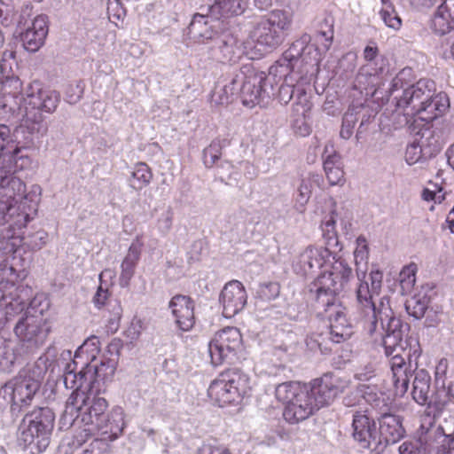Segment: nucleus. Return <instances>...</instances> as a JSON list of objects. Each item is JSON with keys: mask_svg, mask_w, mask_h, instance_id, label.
<instances>
[{"mask_svg": "<svg viewBox=\"0 0 454 454\" xmlns=\"http://www.w3.org/2000/svg\"><path fill=\"white\" fill-rule=\"evenodd\" d=\"M378 13L381 20L387 27L395 31L401 29L403 21L395 9L394 3L386 6H381Z\"/></svg>", "mask_w": 454, "mask_h": 454, "instance_id": "473e14b6", "label": "nucleus"}, {"mask_svg": "<svg viewBox=\"0 0 454 454\" xmlns=\"http://www.w3.org/2000/svg\"><path fill=\"white\" fill-rule=\"evenodd\" d=\"M318 37L322 38V47L326 51L333 43L334 36V25L333 19H324L319 24L317 31Z\"/></svg>", "mask_w": 454, "mask_h": 454, "instance_id": "4c0bfd02", "label": "nucleus"}, {"mask_svg": "<svg viewBox=\"0 0 454 454\" xmlns=\"http://www.w3.org/2000/svg\"><path fill=\"white\" fill-rule=\"evenodd\" d=\"M298 201H300L301 205H304L308 202L311 194V183L309 181L302 180L298 188Z\"/></svg>", "mask_w": 454, "mask_h": 454, "instance_id": "5fc2aeb1", "label": "nucleus"}, {"mask_svg": "<svg viewBox=\"0 0 454 454\" xmlns=\"http://www.w3.org/2000/svg\"><path fill=\"white\" fill-rule=\"evenodd\" d=\"M243 339L240 331L227 326L215 333L208 342L210 362L213 366L231 363L242 350Z\"/></svg>", "mask_w": 454, "mask_h": 454, "instance_id": "9d476101", "label": "nucleus"}, {"mask_svg": "<svg viewBox=\"0 0 454 454\" xmlns=\"http://www.w3.org/2000/svg\"><path fill=\"white\" fill-rule=\"evenodd\" d=\"M438 454H454V432L444 436L438 449Z\"/></svg>", "mask_w": 454, "mask_h": 454, "instance_id": "864d4df0", "label": "nucleus"}, {"mask_svg": "<svg viewBox=\"0 0 454 454\" xmlns=\"http://www.w3.org/2000/svg\"><path fill=\"white\" fill-rule=\"evenodd\" d=\"M417 270L418 267L414 262H411L402 269L399 274V282L403 294H409L413 289Z\"/></svg>", "mask_w": 454, "mask_h": 454, "instance_id": "c9c22d12", "label": "nucleus"}, {"mask_svg": "<svg viewBox=\"0 0 454 454\" xmlns=\"http://www.w3.org/2000/svg\"><path fill=\"white\" fill-rule=\"evenodd\" d=\"M406 309L408 313L414 317L415 318H421L424 317L427 306L424 302H421L420 301L412 298L411 300L408 301L406 303Z\"/></svg>", "mask_w": 454, "mask_h": 454, "instance_id": "c03bdc74", "label": "nucleus"}, {"mask_svg": "<svg viewBox=\"0 0 454 454\" xmlns=\"http://www.w3.org/2000/svg\"><path fill=\"white\" fill-rule=\"evenodd\" d=\"M248 0H215L210 6L212 15L219 18H230L244 12Z\"/></svg>", "mask_w": 454, "mask_h": 454, "instance_id": "a878e982", "label": "nucleus"}, {"mask_svg": "<svg viewBox=\"0 0 454 454\" xmlns=\"http://www.w3.org/2000/svg\"><path fill=\"white\" fill-rule=\"evenodd\" d=\"M208 155L211 157L210 164L213 165L220 159L221 153L218 148L211 145L209 148L205 150V157L207 158Z\"/></svg>", "mask_w": 454, "mask_h": 454, "instance_id": "bf43d9fd", "label": "nucleus"}, {"mask_svg": "<svg viewBox=\"0 0 454 454\" xmlns=\"http://www.w3.org/2000/svg\"><path fill=\"white\" fill-rule=\"evenodd\" d=\"M380 55V50L374 42H371L370 44L366 45L364 49L363 57L364 59L368 63H374L377 65V58Z\"/></svg>", "mask_w": 454, "mask_h": 454, "instance_id": "3c124183", "label": "nucleus"}, {"mask_svg": "<svg viewBox=\"0 0 454 454\" xmlns=\"http://www.w3.org/2000/svg\"><path fill=\"white\" fill-rule=\"evenodd\" d=\"M448 164L454 170V143L446 151Z\"/></svg>", "mask_w": 454, "mask_h": 454, "instance_id": "0e129e2a", "label": "nucleus"}, {"mask_svg": "<svg viewBox=\"0 0 454 454\" xmlns=\"http://www.w3.org/2000/svg\"><path fill=\"white\" fill-rule=\"evenodd\" d=\"M332 259H334V256L327 247L309 246L299 255L298 265L304 275L330 265L329 269L322 271L319 276L329 272L336 262H342L347 265L343 261L332 262Z\"/></svg>", "mask_w": 454, "mask_h": 454, "instance_id": "2eb2a0df", "label": "nucleus"}, {"mask_svg": "<svg viewBox=\"0 0 454 454\" xmlns=\"http://www.w3.org/2000/svg\"><path fill=\"white\" fill-rule=\"evenodd\" d=\"M238 50L239 47L233 38L229 41H221L215 53V59L223 64L235 63L239 59Z\"/></svg>", "mask_w": 454, "mask_h": 454, "instance_id": "7c9ffc66", "label": "nucleus"}, {"mask_svg": "<svg viewBox=\"0 0 454 454\" xmlns=\"http://www.w3.org/2000/svg\"><path fill=\"white\" fill-rule=\"evenodd\" d=\"M431 377L425 370L419 371L413 381L412 397L419 404H425L428 399Z\"/></svg>", "mask_w": 454, "mask_h": 454, "instance_id": "bb28decb", "label": "nucleus"}, {"mask_svg": "<svg viewBox=\"0 0 454 454\" xmlns=\"http://www.w3.org/2000/svg\"><path fill=\"white\" fill-rule=\"evenodd\" d=\"M27 275V272L24 268L17 269L13 265H9L6 262L0 264V282L2 283L12 286L25 279Z\"/></svg>", "mask_w": 454, "mask_h": 454, "instance_id": "2f4dec72", "label": "nucleus"}, {"mask_svg": "<svg viewBox=\"0 0 454 454\" xmlns=\"http://www.w3.org/2000/svg\"><path fill=\"white\" fill-rule=\"evenodd\" d=\"M219 300L223 306V316L231 318L244 309L247 294L241 282L231 280L223 286Z\"/></svg>", "mask_w": 454, "mask_h": 454, "instance_id": "dca6fc26", "label": "nucleus"}, {"mask_svg": "<svg viewBox=\"0 0 454 454\" xmlns=\"http://www.w3.org/2000/svg\"><path fill=\"white\" fill-rule=\"evenodd\" d=\"M116 1V12L113 13V17H115L118 20H121L125 16V10L121 5L120 0Z\"/></svg>", "mask_w": 454, "mask_h": 454, "instance_id": "69168bd1", "label": "nucleus"}, {"mask_svg": "<svg viewBox=\"0 0 454 454\" xmlns=\"http://www.w3.org/2000/svg\"><path fill=\"white\" fill-rule=\"evenodd\" d=\"M449 370V362L447 358H441L434 369V380L437 386L443 385L447 378V372Z\"/></svg>", "mask_w": 454, "mask_h": 454, "instance_id": "37998d69", "label": "nucleus"}, {"mask_svg": "<svg viewBox=\"0 0 454 454\" xmlns=\"http://www.w3.org/2000/svg\"><path fill=\"white\" fill-rule=\"evenodd\" d=\"M275 396L285 404L283 418L288 424H299L317 411L309 397V387L298 381L278 384L275 388Z\"/></svg>", "mask_w": 454, "mask_h": 454, "instance_id": "0eeeda50", "label": "nucleus"}, {"mask_svg": "<svg viewBox=\"0 0 454 454\" xmlns=\"http://www.w3.org/2000/svg\"><path fill=\"white\" fill-rule=\"evenodd\" d=\"M132 177L135 180L132 187L136 190H141L147 186L153 179L151 168L145 162H138L135 165L132 172Z\"/></svg>", "mask_w": 454, "mask_h": 454, "instance_id": "72a5a7b5", "label": "nucleus"}, {"mask_svg": "<svg viewBox=\"0 0 454 454\" xmlns=\"http://www.w3.org/2000/svg\"><path fill=\"white\" fill-rule=\"evenodd\" d=\"M306 344L311 350L318 349L321 353L327 354L336 343L332 340V335L326 328L325 331L311 333L306 339Z\"/></svg>", "mask_w": 454, "mask_h": 454, "instance_id": "cd10ccee", "label": "nucleus"}, {"mask_svg": "<svg viewBox=\"0 0 454 454\" xmlns=\"http://www.w3.org/2000/svg\"><path fill=\"white\" fill-rule=\"evenodd\" d=\"M434 91V81L420 79L403 90V96L397 100L396 108L403 115L414 118L421 112V107L431 98Z\"/></svg>", "mask_w": 454, "mask_h": 454, "instance_id": "9b49d317", "label": "nucleus"}, {"mask_svg": "<svg viewBox=\"0 0 454 454\" xmlns=\"http://www.w3.org/2000/svg\"><path fill=\"white\" fill-rule=\"evenodd\" d=\"M110 296L111 293L108 289V286H104V284L100 283L93 297V302L97 308L100 309L106 304V301H108Z\"/></svg>", "mask_w": 454, "mask_h": 454, "instance_id": "de8ad7c7", "label": "nucleus"}, {"mask_svg": "<svg viewBox=\"0 0 454 454\" xmlns=\"http://www.w3.org/2000/svg\"><path fill=\"white\" fill-rule=\"evenodd\" d=\"M55 415L47 407L35 408L27 413L20 425V445L31 454H40L50 444Z\"/></svg>", "mask_w": 454, "mask_h": 454, "instance_id": "39448f33", "label": "nucleus"}, {"mask_svg": "<svg viewBox=\"0 0 454 454\" xmlns=\"http://www.w3.org/2000/svg\"><path fill=\"white\" fill-rule=\"evenodd\" d=\"M421 108V112L416 116L419 120L429 123L439 117L438 112L434 109V103L432 98Z\"/></svg>", "mask_w": 454, "mask_h": 454, "instance_id": "a19ab883", "label": "nucleus"}, {"mask_svg": "<svg viewBox=\"0 0 454 454\" xmlns=\"http://www.w3.org/2000/svg\"><path fill=\"white\" fill-rule=\"evenodd\" d=\"M40 386V382L32 376L20 373L1 387L0 395H9L12 410L21 409L31 404Z\"/></svg>", "mask_w": 454, "mask_h": 454, "instance_id": "f8f14e48", "label": "nucleus"}, {"mask_svg": "<svg viewBox=\"0 0 454 454\" xmlns=\"http://www.w3.org/2000/svg\"><path fill=\"white\" fill-rule=\"evenodd\" d=\"M251 380L248 375L236 369L220 372L207 388V396L219 407L239 404L250 396Z\"/></svg>", "mask_w": 454, "mask_h": 454, "instance_id": "423d86ee", "label": "nucleus"}, {"mask_svg": "<svg viewBox=\"0 0 454 454\" xmlns=\"http://www.w3.org/2000/svg\"><path fill=\"white\" fill-rule=\"evenodd\" d=\"M0 91L4 97L18 98L22 91V82L17 76H6L1 82Z\"/></svg>", "mask_w": 454, "mask_h": 454, "instance_id": "ea45409f", "label": "nucleus"}, {"mask_svg": "<svg viewBox=\"0 0 454 454\" xmlns=\"http://www.w3.org/2000/svg\"><path fill=\"white\" fill-rule=\"evenodd\" d=\"M64 384L67 388L73 389L65 411L71 416L75 415L78 425L71 442L74 447H80L90 439L114 441L121 434L124 425L122 412L116 410L106 412L109 407L107 400L99 395L100 390L94 389L93 382L86 372H75L68 364Z\"/></svg>", "mask_w": 454, "mask_h": 454, "instance_id": "f257e3e1", "label": "nucleus"}, {"mask_svg": "<svg viewBox=\"0 0 454 454\" xmlns=\"http://www.w3.org/2000/svg\"><path fill=\"white\" fill-rule=\"evenodd\" d=\"M435 424V419L429 414H427L421 419L420 429L424 433H427L431 427H433Z\"/></svg>", "mask_w": 454, "mask_h": 454, "instance_id": "13d9d810", "label": "nucleus"}, {"mask_svg": "<svg viewBox=\"0 0 454 454\" xmlns=\"http://www.w3.org/2000/svg\"><path fill=\"white\" fill-rule=\"evenodd\" d=\"M24 125L30 133L39 132L43 121L42 112L52 113L59 102V94L35 80L26 90Z\"/></svg>", "mask_w": 454, "mask_h": 454, "instance_id": "6e6552de", "label": "nucleus"}, {"mask_svg": "<svg viewBox=\"0 0 454 454\" xmlns=\"http://www.w3.org/2000/svg\"><path fill=\"white\" fill-rule=\"evenodd\" d=\"M175 324L183 332L192 330L196 322L194 301L183 294L173 296L168 303Z\"/></svg>", "mask_w": 454, "mask_h": 454, "instance_id": "f3484780", "label": "nucleus"}, {"mask_svg": "<svg viewBox=\"0 0 454 454\" xmlns=\"http://www.w3.org/2000/svg\"><path fill=\"white\" fill-rule=\"evenodd\" d=\"M100 351V341L98 337L92 336L87 339L75 352V357L86 356L85 364L94 360Z\"/></svg>", "mask_w": 454, "mask_h": 454, "instance_id": "e433bc0d", "label": "nucleus"}, {"mask_svg": "<svg viewBox=\"0 0 454 454\" xmlns=\"http://www.w3.org/2000/svg\"><path fill=\"white\" fill-rule=\"evenodd\" d=\"M20 151L0 138V154L10 163L0 168V224L9 223L12 231L25 228L37 210L27 201L26 184L15 176L30 162L27 157L18 156Z\"/></svg>", "mask_w": 454, "mask_h": 454, "instance_id": "f03ea898", "label": "nucleus"}, {"mask_svg": "<svg viewBox=\"0 0 454 454\" xmlns=\"http://www.w3.org/2000/svg\"><path fill=\"white\" fill-rule=\"evenodd\" d=\"M48 31L47 16H36L32 22V26L21 34V41L25 49L31 52L38 51L44 43Z\"/></svg>", "mask_w": 454, "mask_h": 454, "instance_id": "4be33fe9", "label": "nucleus"}, {"mask_svg": "<svg viewBox=\"0 0 454 454\" xmlns=\"http://www.w3.org/2000/svg\"><path fill=\"white\" fill-rule=\"evenodd\" d=\"M356 296L362 306V321L364 329L372 334L378 325L379 320L384 327V322H388L387 334L383 337L382 345L385 348V354L391 356L395 347L401 340V332L397 331L400 326V321L394 317V313L389 306V299L383 297L378 305L372 301V294L366 282L360 283Z\"/></svg>", "mask_w": 454, "mask_h": 454, "instance_id": "20e7f679", "label": "nucleus"}, {"mask_svg": "<svg viewBox=\"0 0 454 454\" xmlns=\"http://www.w3.org/2000/svg\"><path fill=\"white\" fill-rule=\"evenodd\" d=\"M431 28L441 35L454 30V0H442L432 17Z\"/></svg>", "mask_w": 454, "mask_h": 454, "instance_id": "5701e85b", "label": "nucleus"}, {"mask_svg": "<svg viewBox=\"0 0 454 454\" xmlns=\"http://www.w3.org/2000/svg\"><path fill=\"white\" fill-rule=\"evenodd\" d=\"M422 156V149L419 144L412 143L407 146L405 152V160L409 165H412L419 160Z\"/></svg>", "mask_w": 454, "mask_h": 454, "instance_id": "49530a36", "label": "nucleus"}, {"mask_svg": "<svg viewBox=\"0 0 454 454\" xmlns=\"http://www.w3.org/2000/svg\"><path fill=\"white\" fill-rule=\"evenodd\" d=\"M450 403L454 404V380L448 387H445V383L438 387L434 395V403L438 410H443Z\"/></svg>", "mask_w": 454, "mask_h": 454, "instance_id": "58836bf2", "label": "nucleus"}, {"mask_svg": "<svg viewBox=\"0 0 454 454\" xmlns=\"http://www.w3.org/2000/svg\"><path fill=\"white\" fill-rule=\"evenodd\" d=\"M340 165V158L337 154L329 155L324 161V169L330 185L344 182V171Z\"/></svg>", "mask_w": 454, "mask_h": 454, "instance_id": "c85d7f7f", "label": "nucleus"}, {"mask_svg": "<svg viewBox=\"0 0 454 454\" xmlns=\"http://www.w3.org/2000/svg\"><path fill=\"white\" fill-rule=\"evenodd\" d=\"M120 319H121V315L117 314V316L114 318H112L109 320L107 328L110 332L115 333L118 330Z\"/></svg>", "mask_w": 454, "mask_h": 454, "instance_id": "e2e57ef3", "label": "nucleus"}, {"mask_svg": "<svg viewBox=\"0 0 454 454\" xmlns=\"http://www.w3.org/2000/svg\"><path fill=\"white\" fill-rule=\"evenodd\" d=\"M422 199L425 201H434V203H441L445 199V194L442 192V189L439 188L437 191H431L428 188H425L421 194Z\"/></svg>", "mask_w": 454, "mask_h": 454, "instance_id": "8fccbe9b", "label": "nucleus"}, {"mask_svg": "<svg viewBox=\"0 0 454 454\" xmlns=\"http://www.w3.org/2000/svg\"><path fill=\"white\" fill-rule=\"evenodd\" d=\"M199 454H233L231 450L223 444L204 445L199 450Z\"/></svg>", "mask_w": 454, "mask_h": 454, "instance_id": "603ef678", "label": "nucleus"}, {"mask_svg": "<svg viewBox=\"0 0 454 454\" xmlns=\"http://www.w3.org/2000/svg\"><path fill=\"white\" fill-rule=\"evenodd\" d=\"M241 74L244 75L240 89L242 103L246 106L254 107L264 98L268 75L252 66L242 67Z\"/></svg>", "mask_w": 454, "mask_h": 454, "instance_id": "ddd939ff", "label": "nucleus"}, {"mask_svg": "<svg viewBox=\"0 0 454 454\" xmlns=\"http://www.w3.org/2000/svg\"><path fill=\"white\" fill-rule=\"evenodd\" d=\"M11 131L6 125H0V138L4 139L7 145H14V142L11 139Z\"/></svg>", "mask_w": 454, "mask_h": 454, "instance_id": "680f3d73", "label": "nucleus"}, {"mask_svg": "<svg viewBox=\"0 0 454 454\" xmlns=\"http://www.w3.org/2000/svg\"><path fill=\"white\" fill-rule=\"evenodd\" d=\"M189 34L199 42L205 43L213 37V31L207 22V18L201 14H195L188 27Z\"/></svg>", "mask_w": 454, "mask_h": 454, "instance_id": "c756f323", "label": "nucleus"}, {"mask_svg": "<svg viewBox=\"0 0 454 454\" xmlns=\"http://www.w3.org/2000/svg\"><path fill=\"white\" fill-rule=\"evenodd\" d=\"M389 364L395 394L403 396L409 388L410 379L413 372L411 362H407L403 355L395 354L391 357Z\"/></svg>", "mask_w": 454, "mask_h": 454, "instance_id": "aec40b11", "label": "nucleus"}, {"mask_svg": "<svg viewBox=\"0 0 454 454\" xmlns=\"http://www.w3.org/2000/svg\"><path fill=\"white\" fill-rule=\"evenodd\" d=\"M14 331L22 341L31 343L34 346L43 344L46 337L42 327L34 318L27 317L20 320Z\"/></svg>", "mask_w": 454, "mask_h": 454, "instance_id": "b1692460", "label": "nucleus"}, {"mask_svg": "<svg viewBox=\"0 0 454 454\" xmlns=\"http://www.w3.org/2000/svg\"><path fill=\"white\" fill-rule=\"evenodd\" d=\"M142 331V322L140 319L132 320L130 326L128 329V335L131 339H137L140 335Z\"/></svg>", "mask_w": 454, "mask_h": 454, "instance_id": "6e6d98bb", "label": "nucleus"}, {"mask_svg": "<svg viewBox=\"0 0 454 454\" xmlns=\"http://www.w3.org/2000/svg\"><path fill=\"white\" fill-rule=\"evenodd\" d=\"M321 229L323 236L327 239H332L336 237V219L334 212L325 216L322 221Z\"/></svg>", "mask_w": 454, "mask_h": 454, "instance_id": "79ce46f5", "label": "nucleus"}, {"mask_svg": "<svg viewBox=\"0 0 454 454\" xmlns=\"http://www.w3.org/2000/svg\"><path fill=\"white\" fill-rule=\"evenodd\" d=\"M106 353L107 355L103 356L100 364L94 366V380H92V374L90 373L88 364H86L87 366L85 368L81 370L87 373V377L90 378L93 385L98 380L106 383L111 382L114 379L120 357L119 343L112 341L107 347Z\"/></svg>", "mask_w": 454, "mask_h": 454, "instance_id": "a211bd4d", "label": "nucleus"}, {"mask_svg": "<svg viewBox=\"0 0 454 454\" xmlns=\"http://www.w3.org/2000/svg\"><path fill=\"white\" fill-rule=\"evenodd\" d=\"M293 24V15L285 10H273L262 17L254 28V37L258 44L276 49L285 40Z\"/></svg>", "mask_w": 454, "mask_h": 454, "instance_id": "1a4fd4ad", "label": "nucleus"}, {"mask_svg": "<svg viewBox=\"0 0 454 454\" xmlns=\"http://www.w3.org/2000/svg\"><path fill=\"white\" fill-rule=\"evenodd\" d=\"M432 99L434 103V109L438 112L439 116L442 115L450 106L447 95L442 92L438 94L433 92Z\"/></svg>", "mask_w": 454, "mask_h": 454, "instance_id": "09e8293b", "label": "nucleus"}, {"mask_svg": "<svg viewBox=\"0 0 454 454\" xmlns=\"http://www.w3.org/2000/svg\"><path fill=\"white\" fill-rule=\"evenodd\" d=\"M19 358L16 348L11 343L0 346V369L10 372Z\"/></svg>", "mask_w": 454, "mask_h": 454, "instance_id": "f704fd0d", "label": "nucleus"}, {"mask_svg": "<svg viewBox=\"0 0 454 454\" xmlns=\"http://www.w3.org/2000/svg\"><path fill=\"white\" fill-rule=\"evenodd\" d=\"M378 420L380 446L395 443L403 437L405 430L399 416L392 413H384Z\"/></svg>", "mask_w": 454, "mask_h": 454, "instance_id": "412c9836", "label": "nucleus"}, {"mask_svg": "<svg viewBox=\"0 0 454 454\" xmlns=\"http://www.w3.org/2000/svg\"><path fill=\"white\" fill-rule=\"evenodd\" d=\"M114 277V271L111 269H105L99 274V280L101 284H104V278H108L112 279Z\"/></svg>", "mask_w": 454, "mask_h": 454, "instance_id": "338daca9", "label": "nucleus"}, {"mask_svg": "<svg viewBox=\"0 0 454 454\" xmlns=\"http://www.w3.org/2000/svg\"><path fill=\"white\" fill-rule=\"evenodd\" d=\"M383 274L380 270H373L370 273V279L373 291L380 289L382 283Z\"/></svg>", "mask_w": 454, "mask_h": 454, "instance_id": "4d7b16f0", "label": "nucleus"}, {"mask_svg": "<svg viewBox=\"0 0 454 454\" xmlns=\"http://www.w3.org/2000/svg\"><path fill=\"white\" fill-rule=\"evenodd\" d=\"M3 242L5 244L2 248L6 254L15 253L22 244V237L12 233L11 235L4 236Z\"/></svg>", "mask_w": 454, "mask_h": 454, "instance_id": "a18cd8bd", "label": "nucleus"}, {"mask_svg": "<svg viewBox=\"0 0 454 454\" xmlns=\"http://www.w3.org/2000/svg\"><path fill=\"white\" fill-rule=\"evenodd\" d=\"M142 247L143 242L138 238L130 245L128 254L121 264L120 284L121 286H128L134 276L136 266L140 259Z\"/></svg>", "mask_w": 454, "mask_h": 454, "instance_id": "393cba45", "label": "nucleus"}, {"mask_svg": "<svg viewBox=\"0 0 454 454\" xmlns=\"http://www.w3.org/2000/svg\"><path fill=\"white\" fill-rule=\"evenodd\" d=\"M159 223L163 225L165 231H168L171 228L172 217L169 215L160 218Z\"/></svg>", "mask_w": 454, "mask_h": 454, "instance_id": "774afa93", "label": "nucleus"}, {"mask_svg": "<svg viewBox=\"0 0 454 454\" xmlns=\"http://www.w3.org/2000/svg\"><path fill=\"white\" fill-rule=\"evenodd\" d=\"M352 436L363 449L376 450L380 447L376 421L367 411H358L353 414Z\"/></svg>", "mask_w": 454, "mask_h": 454, "instance_id": "4468645a", "label": "nucleus"}, {"mask_svg": "<svg viewBox=\"0 0 454 454\" xmlns=\"http://www.w3.org/2000/svg\"><path fill=\"white\" fill-rule=\"evenodd\" d=\"M400 454H416L417 448L409 442H403L399 447Z\"/></svg>", "mask_w": 454, "mask_h": 454, "instance_id": "052dcab7", "label": "nucleus"}, {"mask_svg": "<svg viewBox=\"0 0 454 454\" xmlns=\"http://www.w3.org/2000/svg\"><path fill=\"white\" fill-rule=\"evenodd\" d=\"M309 397L318 411L320 408L331 404L338 394L336 380L331 374H325L313 380L309 387Z\"/></svg>", "mask_w": 454, "mask_h": 454, "instance_id": "6ab92c4d", "label": "nucleus"}, {"mask_svg": "<svg viewBox=\"0 0 454 454\" xmlns=\"http://www.w3.org/2000/svg\"><path fill=\"white\" fill-rule=\"evenodd\" d=\"M351 278L352 269L342 262H336L329 272L318 276L309 286L318 314L329 322L327 329L337 344L347 341L353 334L346 308L338 297Z\"/></svg>", "mask_w": 454, "mask_h": 454, "instance_id": "7ed1b4c3", "label": "nucleus"}]
</instances>
